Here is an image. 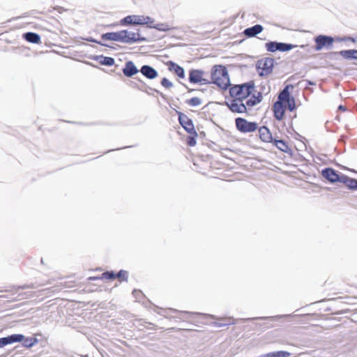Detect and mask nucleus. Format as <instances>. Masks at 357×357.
<instances>
[{
    "instance_id": "24",
    "label": "nucleus",
    "mask_w": 357,
    "mask_h": 357,
    "mask_svg": "<svg viewBox=\"0 0 357 357\" xmlns=\"http://www.w3.org/2000/svg\"><path fill=\"white\" fill-rule=\"evenodd\" d=\"M297 47L296 45H291V44H287V43H278V51L280 52H287L293 48Z\"/></svg>"
},
{
    "instance_id": "6",
    "label": "nucleus",
    "mask_w": 357,
    "mask_h": 357,
    "mask_svg": "<svg viewBox=\"0 0 357 357\" xmlns=\"http://www.w3.org/2000/svg\"><path fill=\"white\" fill-rule=\"evenodd\" d=\"M236 129L242 133L253 132L258 129L256 122L248 121L247 119L238 117L235 119Z\"/></svg>"
},
{
    "instance_id": "18",
    "label": "nucleus",
    "mask_w": 357,
    "mask_h": 357,
    "mask_svg": "<svg viewBox=\"0 0 357 357\" xmlns=\"http://www.w3.org/2000/svg\"><path fill=\"white\" fill-rule=\"evenodd\" d=\"M341 183L346 185V186L350 190H356L357 180L355 178H352L342 174L341 175Z\"/></svg>"
},
{
    "instance_id": "31",
    "label": "nucleus",
    "mask_w": 357,
    "mask_h": 357,
    "mask_svg": "<svg viewBox=\"0 0 357 357\" xmlns=\"http://www.w3.org/2000/svg\"><path fill=\"white\" fill-rule=\"evenodd\" d=\"M186 103L190 106H198L202 103V100L198 97H193L186 101Z\"/></svg>"
},
{
    "instance_id": "30",
    "label": "nucleus",
    "mask_w": 357,
    "mask_h": 357,
    "mask_svg": "<svg viewBox=\"0 0 357 357\" xmlns=\"http://www.w3.org/2000/svg\"><path fill=\"white\" fill-rule=\"evenodd\" d=\"M116 273H114L113 271H106L103 273L100 276V278L101 280H114L116 279Z\"/></svg>"
},
{
    "instance_id": "11",
    "label": "nucleus",
    "mask_w": 357,
    "mask_h": 357,
    "mask_svg": "<svg viewBox=\"0 0 357 357\" xmlns=\"http://www.w3.org/2000/svg\"><path fill=\"white\" fill-rule=\"evenodd\" d=\"M168 70L178 77V79L185 78V71L183 68L180 66L172 61H168L165 63Z\"/></svg>"
},
{
    "instance_id": "19",
    "label": "nucleus",
    "mask_w": 357,
    "mask_h": 357,
    "mask_svg": "<svg viewBox=\"0 0 357 357\" xmlns=\"http://www.w3.org/2000/svg\"><path fill=\"white\" fill-rule=\"evenodd\" d=\"M102 39L104 40H113L120 42V31L104 33L102 35Z\"/></svg>"
},
{
    "instance_id": "14",
    "label": "nucleus",
    "mask_w": 357,
    "mask_h": 357,
    "mask_svg": "<svg viewBox=\"0 0 357 357\" xmlns=\"http://www.w3.org/2000/svg\"><path fill=\"white\" fill-rule=\"evenodd\" d=\"M138 72V69L135 66V63L131 61H127L125 64V67L123 68V73L128 77H130L136 75Z\"/></svg>"
},
{
    "instance_id": "15",
    "label": "nucleus",
    "mask_w": 357,
    "mask_h": 357,
    "mask_svg": "<svg viewBox=\"0 0 357 357\" xmlns=\"http://www.w3.org/2000/svg\"><path fill=\"white\" fill-rule=\"evenodd\" d=\"M259 138L264 142H273L272 134L270 130L266 126H261L258 129Z\"/></svg>"
},
{
    "instance_id": "34",
    "label": "nucleus",
    "mask_w": 357,
    "mask_h": 357,
    "mask_svg": "<svg viewBox=\"0 0 357 357\" xmlns=\"http://www.w3.org/2000/svg\"><path fill=\"white\" fill-rule=\"evenodd\" d=\"M89 280H101V279L100 278V276L99 277L93 276V277H89Z\"/></svg>"
},
{
    "instance_id": "20",
    "label": "nucleus",
    "mask_w": 357,
    "mask_h": 357,
    "mask_svg": "<svg viewBox=\"0 0 357 357\" xmlns=\"http://www.w3.org/2000/svg\"><path fill=\"white\" fill-rule=\"evenodd\" d=\"M339 54L346 59H357V50H342Z\"/></svg>"
},
{
    "instance_id": "22",
    "label": "nucleus",
    "mask_w": 357,
    "mask_h": 357,
    "mask_svg": "<svg viewBox=\"0 0 357 357\" xmlns=\"http://www.w3.org/2000/svg\"><path fill=\"white\" fill-rule=\"evenodd\" d=\"M273 144L281 151L287 152L289 150L288 144L284 140L275 139Z\"/></svg>"
},
{
    "instance_id": "17",
    "label": "nucleus",
    "mask_w": 357,
    "mask_h": 357,
    "mask_svg": "<svg viewBox=\"0 0 357 357\" xmlns=\"http://www.w3.org/2000/svg\"><path fill=\"white\" fill-rule=\"evenodd\" d=\"M264 28L260 24H256L244 30L243 33L249 38L254 37L263 31Z\"/></svg>"
},
{
    "instance_id": "8",
    "label": "nucleus",
    "mask_w": 357,
    "mask_h": 357,
    "mask_svg": "<svg viewBox=\"0 0 357 357\" xmlns=\"http://www.w3.org/2000/svg\"><path fill=\"white\" fill-rule=\"evenodd\" d=\"M316 51H320L324 47H330L334 43V38L331 36L319 35L314 38Z\"/></svg>"
},
{
    "instance_id": "25",
    "label": "nucleus",
    "mask_w": 357,
    "mask_h": 357,
    "mask_svg": "<svg viewBox=\"0 0 357 357\" xmlns=\"http://www.w3.org/2000/svg\"><path fill=\"white\" fill-rule=\"evenodd\" d=\"M116 279H118L120 282H126L128 280V271L121 270L118 273H116Z\"/></svg>"
},
{
    "instance_id": "23",
    "label": "nucleus",
    "mask_w": 357,
    "mask_h": 357,
    "mask_svg": "<svg viewBox=\"0 0 357 357\" xmlns=\"http://www.w3.org/2000/svg\"><path fill=\"white\" fill-rule=\"evenodd\" d=\"M22 344L25 347H31L38 342V340L35 337H24V339L21 341Z\"/></svg>"
},
{
    "instance_id": "10",
    "label": "nucleus",
    "mask_w": 357,
    "mask_h": 357,
    "mask_svg": "<svg viewBox=\"0 0 357 357\" xmlns=\"http://www.w3.org/2000/svg\"><path fill=\"white\" fill-rule=\"evenodd\" d=\"M178 121L184 130L189 134H195V129L192 119L187 115L178 112Z\"/></svg>"
},
{
    "instance_id": "13",
    "label": "nucleus",
    "mask_w": 357,
    "mask_h": 357,
    "mask_svg": "<svg viewBox=\"0 0 357 357\" xmlns=\"http://www.w3.org/2000/svg\"><path fill=\"white\" fill-rule=\"evenodd\" d=\"M24 339V335L21 334H14L6 337L0 338V348L7 344L21 342Z\"/></svg>"
},
{
    "instance_id": "12",
    "label": "nucleus",
    "mask_w": 357,
    "mask_h": 357,
    "mask_svg": "<svg viewBox=\"0 0 357 357\" xmlns=\"http://www.w3.org/2000/svg\"><path fill=\"white\" fill-rule=\"evenodd\" d=\"M321 175L331 183H335L337 181L341 183V176H340L337 172L332 168L328 167L323 169Z\"/></svg>"
},
{
    "instance_id": "21",
    "label": "nucleus",
    "mask_w": 357,
    "mask_h": 357,
    "mask_svg": "<svg viewBox=\"0 0 357 357\" xmlns=\"http://www.w3.org/2000/svg\"><path fill=\"white\" fill-rule=\"evenodd\" d=\"M24 38L26 40L32 43H39L40 41L39 35L33 32H28L24 33Z\"/></svg>"
},
{
    "instance_id": "29",
    "label": "nucleus",
    "mask_w": 357,
    "mask_h": 357,
    "mask_svg": "<svg viewBox=\"0 0 357 357\" xmlns=\"http://www.w3.org/2000/svg\"><path fill=\"white\" fill-rule=\"evenodd\" d=\"M190 136H188L186 139V143L189 146H194L196 145L197 141L196 137H197V133L195 131V134H190Z\"/></svg>"
},
{
    "instance_id": "16",
    "label": "nucleus",
    "mask_w": 357,
    "mask_h": 357,
    "mask_svg": "<svg viewBox=\"0 0 357 357\" xmlns=\"http://www.w3.org/2000/svg\"><path fill=\"white\" fill-rule=\"evenodd\" d=\"M140 71L148 79H152L158 76V72L150 66H143Z\"/></svg>"
},
{
    "instance_id": "3",
    "label": "nucleus",
    "mask_w": 357,
    "mask_h": 357,
    "mask_svg": "<svg viewBox=\"0 0 357 357\" xmlns=\"http://www.w3.org/2000/svg\"><path fill=\"white\" fill-rule=\"evenodd\" d=\"M209 79L210 84H213L224 91L228 89L231 86L228 70L222 65H215L212 67Z\"/></svg>"
},
{
    "instance_id": "35",
    "label": "nucleus",
    "mask_w": 357,
    "mask_h": 357,
    "mask_svg": "<svg viewBox=\"0 0 357 357\" xmlns=\"http://www.w3.org/2000/svg\"><path fill=\"white\" fill-rule=\"evenodd\" d=\"M87 41H89V42H93V43H97V41L94 39H92L91 38H86V39Z\"/></svg>"
},
{
    "instance_id": "1",
    "label": "nucleus",
    "mask_w": 357,
    "mask_h": 357,
    "mask_svg": "<svg viewBox=\"0 0 357 357\" xmlns=\"http://www.w3.org/2000/svg\"><path fill=\"white\" fill-rule=\"evenodd\" d=\"M229 93L231 99L227 105L235 113H247L248 109L262 100V95L256 89L253 82L231 85Z\"/></svg>"
},
{
    "instance_id": "9",
    "label": "nucleus",
    "mask_w": 357,
    "mask_h": 357,
    "mask_svg": "<svg viewBox=\"0 0 357 357\" xmlns=\"http://www.w3.org/2000/svg\"><path fill=\"white\" fill-rule=\"evenodd\" d=\"M140 40V35L138 32H132L128 30L120 31V42L133 43Z\"/></svg>"
},
{
    "instance_id": "4",
    "label": "nucleus",
    "mask_w": 357,
    "mask_h": 357,
    "mask_svg": "<svg viewBox=\"0 0 357 357\" xmlns=\"http://www.w3.org/2000/svg\"><path fill=\"white\" fill-rule=\"evenodd\" d=\"M154 21L152 18L149 16L144 15H128L121 20V24L122 25H147L149 27L152 26Z\"/></svg>"
},
{
    "instance_id": "28",
    "label": "nucleus",
    "mask_w": 357,
    "mask_h": 357,
    "mask_svg": "<svg viewBox=\"0 0 357 357\" xmlns=\"http://www.w3.org/2000/svg\"><path fill=\"white\" fill-rule=\"evenodd\" d=\"M266 48L267 51L274 52L278 51V43L268 42L266 43Z\"/></svg>"
},
{
    "instance_id": "5",
    "label": "nucleus",
    "mask_w": 357,
    "mask_h": 357,
    "mask_svg": "<svg viewBox=\"0 0 357 357\" xmlns=\"http://www.w3.org/2000/svg\"><path fill=\"white\" fill-rule=\"evenodd\" d=\"M189 82L193 84L208 85L210 79L206 77V73L199 69H192L189 71Z\"/></svg>"
},
{
    "instance_id": "26",
    "label": "nucleus",
    "mask_w": 357,
    "mask_h": 357,
    "mask_svg": "<svg viewBox=\"0 0 357 357\" xmlns=\"http://www.w3.org/2000/svg\"><path fill=\"white\" fill-rule=\"evenodd\" d=\"M289 356L290 353L284 351L271 352L266 355L267 357H288Z\"/></svg>"
},
{
    "instance_id": "33",
    "label": "nucleus",
    "mask_w": 357,
    "mask_h": 357,
    "mask_svg": "<svg viewBox=\"0 0 357 357\" xmlns=\"http://www.w3.org/2000/svg\"><path fill=\"white\" fill-rule=\"evenodd\" d=\"M161 85L165 89H170L173 86L172 82L166 77L162 79Z\"/></svg>"
},
{
    "instance_id": "36",
    "label": "nucleus",
    "mask_w": 357,
    "mask_h": 357,
    "mask_svg": "<svg viewBox=\"0 0 357 357\" xmlns=\"http://www.w3.org/2000/svg\"><path fill=\"white\" fill-rule=\"evenodd\" d=\"M339 108H340V109H341L345 110V109H344V108H343V107H342V106H340V107H339Z\"/></svg>"
},
{
    "instance_id": "7",
    "label": "nucleus",
    "mask_w": 357,
    "mask_h": 357,
    "mask_svg": "<svg viewBox=\"0 0 357 357\" xmlns=\"http://www.w3.org/2000/svg\"><path fill=\"white\" fill-rule=\"evenodd\" d=\"M274 66V60L272 58L266 57L258 61L257 68L260 76L270 75Z\"/></svg>"
},
{
    "instance_id": "27",
    "label": "nucleus",
    "mask_w": 357,
    "mask_h": 357,
    "mask_svg": "<svg viewBox=\"0 0 357 357\" xmlns=\"http://www.w3.org/2000/svg\"><path fill=\"white\" fill-rule=\"evenodd\" d=\"M100 63L102 65L111 66L114 64V59L109 56H101Z\"/></svg>"
},
{
    "instance_id": "2",
    "label": "nucleus",
    "mask_w": 357,
    "mask_h": 357,
    "mask_svg": "<svg viewBox=\"0 0 357 357\" xmlns=\"http://www.w3.org/2000/svg\"><path fill=\"white\" fill-rule=\"evenodd\" d=\"M292 89V85L286 86L279 93L277 101L273 105L272 111L273 116L278 121H282L284 119L287 109L289 112H292L296 108L295 98L290 95L289 90Z\"/></svg>"
},
{
    "instance_id": "32",
    "label": "nucleus",
    "mask_w": 357,
    "mask_h": 357,
    "mask_svg": "<svg viewBox=\"0 0 357 357\" xmlns=\"http://www.w3.org/2000/svg\"><path fill=\"white\" fill-rule=\"evenodd\" d=\"M151 27H153V28L156 29L157 30L162 31H169L171 29V27L167 24H158L155 26L152 25Z\"/></svg>"
}]
</instances>
